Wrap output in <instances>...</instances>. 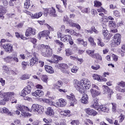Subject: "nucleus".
Here are the masks:
<instances>
[{"label": "nucleus", "instance_id": "1", "mask_svg": "<svg viewBox=\"0 0 125 125\" xmlns=\"http://www.w3.org/2000/svg\"><path fill=\"white\" fill-rule=\"evenodd\" d=\"M74 87L82 94L85 93V89H89L90 87V82L88 80H82L81 82L75 80L74 83Z\"/></svg>", "mask_w": 125, "mask_h": 125}, {"label": "nucleus", "instance_id": "2", "mask_svg": "<svg viewBox=\"0 0 125 125\" xmlns=\"http://www.w3.org/2000/svg\"><path fill=\"white\" fill-rule=\"evenodd\" d=\"M99 100L97 98L94 99L93 101L92 102L91 104V107L94 108L95 110H101L102 112H105L106 113H109V109L108 107H105L104 105H101L99 106V104L98 103Z\"/></svg>", "mask_w": 125, "mask_h": 125}, {"label": "nucleus", "instance_id": "3", "mask_svg": "<svg viewBox=\"0 0 125 125\" xmlns=\"http://www.w3.org/2000/svg\"><path fill=\"white\" fill-rule=\"evenodd\" d=\"M41 50V54L44 57H50L52 55V49L48 45L42 44L40 45Z\"/></svg>", "mask_w": 125, "mask_h": 125}, {"label": "nucleus", "instance_id": "4", "mask_svg": "<svg viewBox=\"0 0 125 125\" xmlns=\"http://www.w3.org/2000/svg\"><path fill=\"white\" fill-rule=\"evenodd\" d=\"M31 110L33 112H35L37 114H39L40 115L44 112L43 106L37 104H34L32 105Z\"/></svg>", "mask_w": 125, "mask_h": 125}, {"label": "nucleus", "instance_id": "5", "mask_svg": "<svg viewBox=\"0 0 125 125\" xmlns=\"http://www.w3.org/2000/svg\"><path fill=\"white\" fill-rule=\"evenodd\" d=\"M57 67L58 69H60L61 72L63 74H66V75L70 74V70H68L69 66L66 63H60L57 65Z\"/></svg>", "mask_w": 125, "mask_h": 125}, {"label": "nucleus", "instance_id": "6", "mask_svg": "<svg viewBox=\"0 0 125 125\" xmlns=\"http://www.w3.org/2000/svg\"><path fill=\"white\" fill-rule=\"evenodd\" d=\"M23 12L26 13L27 15H30L32 19H39V18L42 16V12L36 13L35 14H32L30 12L28 11L27 10H24Z\"/></svg>", "mask_w": 125, "mask_h": 125}, {"label": "nucleus", "instance_id": "7", "mask_svg": "<svg viewBox=\"0 0 125 125\" xmlns=\"http://www.w3.org/2000/svg\"><path fill=\"white\" fill-rule=\"evenodd\" d=\"M62 85L63 82H62L61 81H58L56 83L53 85V88L54 89H58V91L60 92H63V93H65V92H67V89H60Z\"/></svg>", "mask_w": 125, "mask_h": 125}, {"label": "nucleus", "instance_id": "8", "mask_svg": "<svg viewBox=\"0 0 125 125\" xmlns=\"http://www.w3.org/2000/svg\"><path fill=\"white\" fill-rule=\"evenodd\" d=\"M61 41L63 42H69L70 44H74V41L72 39V37L69 35H62Z\"/></svg>", "mask_w": 125, "mask_h": 125}, {"label": "nucleus", "instance_id": "9", "mask_svg": "<svg viewBox=\"0 0 125 125\" xmlns=\"http://www.w3.org/2000/svg\"><path fill=\"white\" fill-rule=\"evenodd\" d=\"M94 50H87L86 53H87V54H89L90 56H91V57L96 58V59H98V60H100V61H102V57L101 56V55H99V54L98 53L94 55Z\"/></svg>", "mask_w": 125, "mask_h": 125}, {"label": "nucleus", "instance_id": "10", "mask_svg": "<svg viewBox=\"0 0 125 125\" xmlns=\"http://www.w3.org/2000/svg\"><path fill=\"white\" fill-rule=\"evenodd\" d=\"M15 95V93L14 92H4L2 90L0 92V98H3L5 96L9 99V98H12V97H14Z\"/></svg>", "mask_w": 125, "mask_h": 125}, {"label": "nucleus", "instance_id": "11", "mask_svg": "<svg viewBox=\"0 0 125 125\" xmlns=\"http://www.w3.org/2000/svg\"><path fill=\"white\" fill-rule=\"evenodd\" d=\"M49 34H50V32L49 30H43L39 33L38 39H39V40H41L42 39V38L45 37L46 40H48Z\"/></svg>", "mask_w": 125, "mask_h": 125}, {"label": "nucleus", "instance_id": "12", "mask_svg": "<svg viewBox=\"0 0 125 125\" xmlns=\"http://www.w3.org/2000/svg\"><path fill=\"white\" fill-rule=\"evenodd\" d=\"M103 35L104 36L105 40L111 39V36L109 34L108 30H107V25L105 24L103 25Z\"/></svg>", "mask_w": 125, "mask_h": 125}, {"label": "nucleus", "instance_id": "13", "mask_svg": "<svg viewBox=\"0 0 125 125\" xmlns=\"http://www.w3.org/2000/svg\"><path fill=\"white\" fill-rule=\"evenodd\" d=\"M66 98L70 101V106H74L75 104L78 103V100L75 98L73 94H71L69 96H67Z\"/></svg>", "mask_w": 125, "mask_h": 125}, {"label": "nucleus", "instance_id": "14", "mask_svg": "<svg viewBox=\"0 0 125 125\" xmlns=\"http://www.w3.org/2000/svg\"><path fill=\"white\" fill-rule=\"evenodd\" d=\"M45 12H46L45 15L47 16V13H50L51 16L53 17H56L57 15H56V11L55 10V8L53 7H52L51 8H47L45 9Z\"/></svg>", "mask_w": 125, "mask_h": 125}, {"label": "nucleus", "instance_id": "15", "mask_svg": "<svg viewBox=\"0 0 125 125\" xmlns=\"http://www.w3.org/2000/svg\"><path fill=\"white\" fill-rule=\"evenodd\" d=\"M31 91H32V88L26 86L22 90H21V96L25 97L26 95L30 94V93H31Z\"/></svg>", "mask_w": 125, "mask_h": 125}, {"label": "nucleus", "instance_id": "16", "mask_svg": "<svg viewBox=\"0 0 125 125\" xmlns=\"http://www.w3.org/2000/svg\"><path fill=\"white\" fill-rule=\"evenodd\" d=\"M29 66L33 67L34 65L38 64L39 62V58L37 57V55H34V56L29 61Z\"/></svg>", "mask_w": 125, "mask_h": 125}, {"label": "nucleus", "instance_id": "17", "mask_svg": "<svg viewBox=\"0 0 125 125\" xmlns=\"http://www.w3.org/2000/svg\"><path fill=\"white\" fill-rule=\"evenodd\" d=\"M121 39H122V37L120 34H115L113 38V42H114L115 44H117V45H120L121 42Z\"/></svg>", "mask_w": 125, "mask_h": 125}, {"label": "nucleus", "instance_id": "18", "mask_svg": "<svg viewBox=\"0 0 125 125\" xmlns=\"http://www.w3.org/2000/svg\"><path fill=\"white\" fill-rule=\"evenodd\" d=\"M3 47L6 52H9L10 53V52L13 51V46H12L11 43H5L3 44Z\"/></svg>", "mask_w": 125, "mask_h": 125}, {"label": "nucleus", "instance_id": "19", "mask_svg": "<svg viewBox=\"0 0 125 125\" xmlns=\"http://www.w3.org/2000/svg\"><path fill=\"white\" fill-rule=\"evenodd\" d=\"M43 91L42 90L37 89L35 92L32 93V96H35V97L38 98H40V97H42L43 96Z\"/></svg>", "mask_w": 125, "mask_h": 125}, {"label": "nucleus", "instance_id": "20", "mask_svg": "<svg viewBox=\"0 0 125 125\" xmlns=\"http://www.w3.org/2000/svg\"><path fill=\"white\" fill-rule=\"evenodd\" d=\"M32 35H33V36H35V35H36V29L33 28L29 27L26 31L25 36L29 37L30 36H32Z\"/></svg>", "mask_w": 125, "mask_h": 125}, {"label": "nucleus", "instance_id": "21", "mask_svg": "<svg viewBox=\"0 0 125 125\" xmlns=\"http://www.w3.org/2000/svg\"><path fill=\"white\" fill-rule=\"evenodd\" d=\"M67 104V102L63 99H60L59 102H57L55 104L56 107H64Z\"/></svg>", "mask_w": 125, "mask_h": 125}, {"label": "nucleus", "instance_id": "22", "mask_svg": "<svg viewBox=\"0 0 125 125\" xmlns=\"http://www.w3.org/2000/svg\"><path fill=\"white\" fill-rule=\"evenodd\" d=\"M85 111L87 115H90V116H93L94 117L96 116L98 114L97 112L90 108L85 109Z\"/></svg>", "mask_w": 125, "mask_h": 125}, {"label": "nucleus", "instance_id": "23", "mask_svg": "<svg viewBox=\"0 0 125 125\" xmlns=\"http://www.w3.org/2000/svg\"><path fill=\"white\" fill-rule=\"evenodd\" d=\"M93 80H96L98 82H107V79L106 78H102L100 77L98 74H94L92 75Z\"/></svg>", "mask_w": 125, "mask_h": 125}, {"label": "nucleus", "instance_id": "24", "mask_svg": "<svg viewBox=\"0 0 125 125\" xmlns=\"http://www.w3.org/2000/svg\"><path fill=\"white\" fill-rule=\"evenodd\" d=\"M16 108L21 112H23V111H29V108L27 106H25L24 105L17 104L16 106Z\"/></svg>", "mask_w": 125, "mask_h": 125}, {"label": "nucleus", "instance_id": "25", "mask_svg": "<svg viewBox=\"0 0 125 125\" xmlns=\"http://www.w3.org/2000/svg\"><path fill=\"white\" fill-rule=\"evenodd\" d=\"M103 89L104 90V94H106V93H108V95H111V94H113V92H112V90L109 88V87L106 85H103Z\"/></svg>", "mask_w": 125, "mask_h": 125}, {"label": "nucleus", "instance_id": "26", "mask_svg": "<svg viewBox=\"0 0 125 125\" xmlns=\"http://www.w3.org/2000/svg\"><path fill=\"white\" fill-rule=\"evenodd\" d=\"M83 96L81 99V102L83 104H88V96L85 94H82Z\"/></svg>", "mask_w": 125, "mask_h": 125}, {"label": "nucleus", "instance_id": "27", "mask_svg": "<svg viewBox=\"0 0 125 125\" xmlns=\"http://www.w3.org/2000/svg\"><path fill=\"white\" fill-rule=\"evenodd\" d=\"M5 13H6V9L2 6H0V18L3 19V18H4L3 15H4Z\"/></svg>", "mask_w": 125, "mask_h": 125}, {"label": "nucleus", "instance_id": "28", "mask_svg": "<svg viewBox=\"0 0 125 125\" xmlns=\"http://www.w3.org/2000/svg\"><path fill=\"white\" fill-rule=\"evenodd\" d=\"M46 114L50 117H53L54 116V110L51 107H48L47 109Z\"/></svg>", "mask_w": 125, "mask_h": 125}, {"label": "nucleus", "instance_id": "29", "mask_svg": "<svg viewBox=\"0 0 125 125\" xmlns=\"http://www.w3.org/2000/svg\"><path fill=\"white\" fill-rule=\"evenodd\" d=\"M90 92L91 93V95L92 97H96V96H98L101 93V92L99 91H97L96 90H94L93 89H91L90 90Z\"/></svg>", "mask_w": 125, "mask_h": 125}, {"label": "nucleus", "instance_id": "30", "mask_svg": "<svg viewBox=\"0 0 125 125\" xmlns=\"http://www.w3.org/2000/svg\"><path fill=\"white\" fill-rule=\"evenodd\" d=\"M45 70L49 74H53L54 73L53 68L49 65H45Z\"/></svg>", "mask_w": 125, "mask_h": 125}, {"label": "nucleus", "instance_id": "31", "mask_svg": "<svg viewBox=\"0 0 125 125\" xmlns=\"http://www.w3.org/2000/svg\"><path fill=\"white\" fill-rule=\"evenodd\" d=\"M12 61H14L16 63H18L19 62V59L17 57V52H14L12 55Z\"/></svg>", "mask_w": 125, "mask_h": 125}, {"label": "nucleus", "instance_id": "32", "mask_svg": "<svg viewBox=\"0 0 125 125\" xmlns=\"http://www.w3.org/2000/svg\"><path fill=\"white\" fill-rule=\"evenodd\" d=\"M88 42H90L91 45L93 46V47H95V46H96V43L94 42V39H93V38L91 37H89Z\"/></svg>", "mask_w": 125, "mask_h": 125}, {"label": "nucleus", "instance_id": "33", "mask_svg": "<svg viewBox=\"0 0 125 125\" xmlns=\"http://www.w3.org/2000/svg\"><path fill=\"white\" fill-rule=\"evenodd\" d=\"M112 113H114V114L116 113V112H117V107L118 106V104H116L115 103H112Z\"/></svg>", "mask_w": 125, "mask_h": 125}, {"label": "nucleus", "instance_id": "34", "mask_svg": "<svg viewBox=\"0 0 125 125\" xmlns=\"http://www.w3.org/2000/svg\"><path fill=\"white\" fill-rule=\"evenodd\" d=\"M3 98H4L3 100L0 101V105H5L6 102L9 100V99L5 96L3 97Z\"/></svg>", "mask_w": 125, "mask_h": 125}, {"label": "nucleus", "instance_id": "35", "mask_svg": "<svg viewBox=\"0 0 125 125\" xmlns=\"http://www.w3.org/2000/svg\"><path fill=\"white\" fill-rule=\"evenodd\" d=\"M4 60L5 62H6L7 63H10V62H12V56H8L4 58Z\"/></svg>", "mask_w": 125, "mask_h": 125}, {"label": "nucleus", "instance_id": "36", "mask_svg": "<svg viewBox=\"0 0 125 125\" xmlns=\"http://www.w3.org/2000/svg\"><path fill=\"white\" fill-rule=\"evenodd\" d=\"M25 111H21V114L20 115L21 118H22V117H31V114L28 112H26Z\"/></svg>", "mask_w": 125, "mask_h": 125}, {"label": "nucleus", "instance_id": "37", "mask_svg": "<svg viewBox=\"0 0 125 125\" xmlns=\"http://www.w3.org/2000/svg\"><path fill=\"white\" fill-rule=\"evenodd\" d=\"M108 26L110 29H114L116 28V24L113 21H109L108 22Z\"/></svg>", "mask_w": 125, "mask_h": 125}, {"label": "nucleus", "instance_id": "38", "mask_svg": "<svg viewBox=\"0 0 125 125\" xmlns=\"http://www.w3.org/2000/svg\"><path fill=\"white\" fill-rule=\"evenodd\" d=\"M97 41V44L99 45V46L103 47L104 45H105V43L102 42V39H101V38H98Z\"/></svg>", "mask_w": 125, "mask_h": 125}, {"label": "nucleus", "instance_id": "39", "mask_svg": "<svg viewBox=\"0 0 125 125\" xmlns=\"http://www.w3.org/2000/svg\"><path fill=\"white\" fill-rule=\"evenodd\" d=\"M2 111L3 113H4V114H6L7 115H9V116H11V115H12L11 112L9 111L8 109L6 107L2 108Z\"/></svg>", "mask_w": 125, "mask_h": 125}, {"label": "nucleus", "instance_id": "40", "mask_svg": "<svg viewBox=\"0 0 125 125\" xmlns=\"http://www.w3.org/2000/svg\"><path fill=\"white\" fill-rule=\"evenodd\" d=\"M54 42L56 44H57L60 46V47H64V44L63 42H60V41L57 40L54 41Z\"/></svg>", "mask_w": 125, "mask_h": 125}, {"label": "nucleus", "instance_id": "41", "mask_svg": "<svg viewBox=\"0 0 125 125\" xmlns=\"http://www.w3.org/2000/svg\"><path fill=\"white\" fill-rule=\"evenodd\" d=\"M79 70V67L77 66H73V68L71 69V73H73L74 74H76L77 73Z\"/></svg>", "mask_w": 125, "mask_h": 125}, {"label": "nucleus", "instance_id": "42", "mask_svg": "<svg viewBox=\"0 0 125 125\" xmlns=\"http://www.w3.org/2000/svg\"><path fill=\"white\" fill-rule=\"evenodd\" d=\"M115 89L117 91H119V92H125V88H122V87H120L119 86L115 87Z\"/></svg>", "mask_w": 125, "mask_h": 125}, {"label": "nucleus", "instance_id": "43", "mask_svg": "<svg viewBox=\"0 0 125 125\" xmlns=\"http://www.w3.org/2000/svg\"><path fill=\"white\" fill-rule=\"evenodd\" d=\"M117 85L122 88H125V82L124 81L119 82L117 83Z\"/></svg>", "mask_w": 125, "mask_h": 125}, {"label": "nucleus", "instance_id": "44", "mask_svg": "<svg viewBox=\"0 0 125 125\" xmlns=\"http://www.w3.org/2000/svg\"><path fill=\"white\" fill-rule=\"evenodd\" d=\"M63 115L65 117H70L71 116V111L69 110H65L63 111Z\"/></svg>", "mask_w": 125, "mask_h": 125}, {"label": "nucleus", "instance_id": "45", "mask_svg": "<svg viewBox=\"0 0 125 125\" xmlns=\"http://www.w3.org/2000/svg\"><path fill=\"white\" fill-rule=\"evenodd\" d=\"M30 7V0H26L24 3V8L25 9H28Z\"/></svg>", "mask_w": 125, "mask_h": 125}, {"label": "nucleus", "instance_id": "46", "mask_svg": "<svg viewBox=\"0 0 125 125\" xmlns=\"http://www.w3.org/2000/svg\"><path fill=\"white\" fill-rule=\"evenodd\" d=\"M54 59H55V61H54V62L55 63H58V61H59V60L61 61L63 59V58L61 57H59L58 56H55Z\"/></svg>", "mask_w": 125, "mask_h": 125}, {"label": "nucleus", "instance_id": "47", "mask_svg": "<svg viewBox=\"0 0 125 125\" xmlns=\"http://www.w3.org/2000/svg\"><path fill=\"white\" fill-rule=\"evenodd\" d=\"M94 3L95 7H100L102 5V3L98 0H95Z\"/></svg>", "mask_w": 125, "mask_h": 125}, {"label": "nucleus", "instance_id": "48", "mask_svg": "<svg viewBox=\"0 0 125 125\" xmlns=\"http://www.w3.org/2000/svg\"><path fill=\"white\" fill-rule=\"evenodd\" d=\"M72 36H76V37H78V38H82V34H80V33H77L74 30H72V33H71Z\"/></svg>", "mask_w": 125, "mask_h": 125}, {"label": "nucleus", "instance_id": "49", "mask_svg": "<svg viewBox=\"0 0 125 125\" xmlns=\"http://www.w3.org/2000/svg\"><path fill=\"white\" fill-rule=\"evenodd\" d=\"M98 12H104L105 14H107V11L105 9L103 8V7H101V8L97 9Z\"/></svg>", "mask_w": 125, "mask_h": 125}, {"label": "nucleus", "instance_id": "50", "mask_svg": "<svg viewBox=\"0 0 125 125\" xmlns=\"http://www.w3.org/2000/svg\"><path fill=\"white\" fill-rule=\"evenodd\" d=\"M65 51L66 56H70V55H72V51L71 49L67 48L65 49Z\"/></svg>", "mask_w": 125, "mask_h": 125}, {"label": "nucleus", "instance_id": "51", "mask_svg": "<svg viewBox=\"0 0 125 125\" xmlns=\"http://www.w3.org/2000/svg\"><path fill=\"white\" fill-rule=\"evenodd\" d=\"M30 76L29 74H24L21 77V79L23 80H29L30 79Z\"/></svg>", "mask_w": 125, "mask_h": 125}, {"label": "nucleus", "instance_id": "52", "mask_svg": "<svg viewBox=\"0 0 125 125\" xmlns=\"http://www.w3.org/2000/svg\"><path fill=\"white\" fill-rule=\"evenodd\" d=\"M125 114L123 113L120 114V115L119 117L120 123H123L124 120H125Z\"/></svg>", "mask_w": 125, "mask_h": 125}, {"label": "nucleus", "instance_id": "53", "mask_svg": "<svg viewBox=\"0 0 125 125\" xmlns=\"http://www.w3.org/2000/svg\"><path fill=\"white\" fill-rule=\"evenodd\" d=\"M27 65H28V62H21V66L23 70H26Z\"/></svg>", "mask_w": 125, "mask_h": 125}, {"label": "nucleus", "instance_id": "54", "mask_svg": "<svg viewBox=\"0 0 125 125\" xmlns=\"http://www.w3.org/2000/svg\"><path fill=\"white\" fill-rule=\"evenodd\" d=\"M42 80L44 83H47V80H48V77L46 75H43L42 76Z\"/></svg>", "mask_w": 125, "mask_h": 125}, {"label": "nucleus", "instance_id": "55", "mask_svg": "<svg viewBox=\"0 0 125 125\" xmlns=\"http://www.w3.org/2000/svg\"><path fill=\"white\" fill-rule=\"evenodd\" d=\"M82 12H83V13H87L88 14L89 12H90V8L89 7L85 8L83 10H82Z\"/></svg>", "mask_w": 125, "mask_h": 125}, {"label": "nucleus", "instance_id": "56", "mask_svg": "<svg viewBox=\"0 0 125 125\" xmlns=\"http://www.w3.org/2000/svg\"><path fill=\"white\" fill-rule=\"evenodd\" d=\"M91 68L92 69H93V70H99V69H100V65L99 64L92 65Z\"/></svg>", "mask_w": 125, "mask_h": 125}, {"label": "nucleus", "instance_id": "57", "mask_svg": "<svg viewBox=\"0 0 125 125\" xmlns=\"http://www.w3.org/2000/svg\"><path fill=\"white\" fill-rule=\"evenodd\" d=\"M29 42L33 43L34 44H36L37 43V39L34 38H30L28 39Z\"/></svg>", "mask_w": 125, "mask_h": 125}, {"label": "nucleus", "instance_id": "58", "mask_svg": "<svg viewBox=\"0 0 125 125\" xmlns=\"http://www.w3.org/2000/svg\"><path fill=\"white\" fill-rule=\"evenodd\" d=\"M43 121L46 124H52V119H46L45 118L43 119Z\"/></svg>", "mask_w": 125, "mask_h": 125}, {"label": "nucleus", "instance_id": "59", "mask_svg": "<svg viewBox=\"0 0 125 125\" xmlns=\"http://www.w3.org/2000/svg\"><path fill=\"white\" fill-rule=\"evenodd\" d=\"M68 23L70 27H75L76 25V23L73 22L72 20L68 21Z\"/></svg>", "mask_w": 125, "mask_h": 125}, {"label": "nucleus", "instance_id": "60", "mask_svg": "<svg viewBox=\"0 0 125 125\" xmlns=\"http://www.w3.org/2000/svg\"><path fill=\"white\" fill-rule=\"evenodd\" d=\"M106 22H108V18H107V17L104 16L103 18H102V23H106Z\"/></svg>", "mask_w": 125, "mask_h": 125}, {"label": "nucleus", "instance_id": "61", "mask_svg": "<svg viewBox=\"0 0 125 125\" xmlns=\"http://www.w3.org/2000/svg\"><path fill=\"white\" fill-rule=\"evenodd\" d=\"M91 13L92 15H93V16H95V15H97L98 14L97 11H96V10H95V9H92L91 10Z\"/></svg>", "mask_w": 125, "mask_h": 125}, {"label": "nucleus", "instance_id": "62", "mask_svg": "<svg viewBox=\"0 0 125 125\" xmlns=\"http://www.w3.org/2000/svg\"><path fill=\"white\" fill-rule=\"evenodd\" d=\"M27 87L32 88V86H34V83L32 82H28L27 83Z\"/></svg>", "mask_w": 125, "mask_h": 125}, {"label": "nucleus", "instance_id": "63", "mask_svg": "<svg viewBox=\"0 0 125 125\" xmlns=\"http://www.w3.org/2000/svg\"><path fill=\"white\" fill-rule=\"evenodd\" d=\"M112 58L115 62H117V61H118V59H119V57L115 54H112Z\"/></svg>", "mask_w": 125, "mask_h": 125}, {"label": "nucleus", "instance_id": "64", "mask_svg": "<svg viewBox=\"0 0 125 125\" xmlns=\"http://www.w3.org/2000/svg\"><path fill=\"white\" fill-rule=\"evenodd\" d=\"M113 14L114 16H116V17H120L121 15V14L118 11H113Z\"/></svg>", "mask_w": 125, "mask_h": 125}]
</instances>
